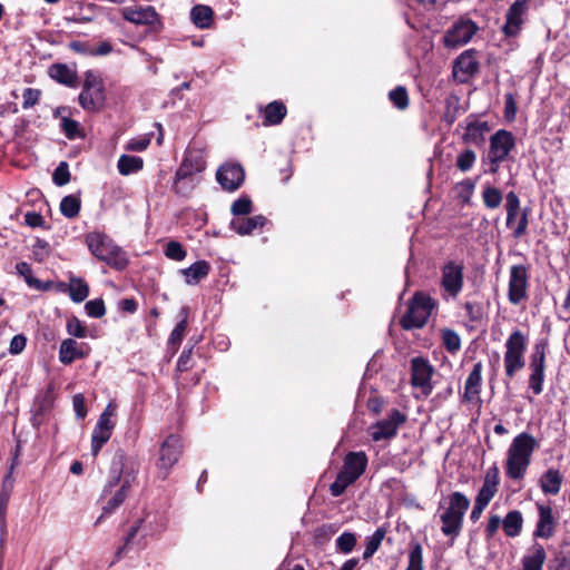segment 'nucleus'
Instances as JSON below:
<instances>
[{"mask_svg": "<svg viewBox=\"0 0 570 570\" xmlns=\"http://www.w3.org/2000/svg\"><path fill=\"white\" fill-rule=\"evenodd\" d=\"M138 474V464L134 458L126 455L124 450L118 449L112 455L107 482L102 494H111L110 499L102 507V513L97 518V527L102 520L112 514L126 500L129 490L135 483Z\"/></svg>", "mask_w": 570, "mask_h": 570, "instance_id": "f257e3e1", "label": "nucleus"}, {"mask_svg": "<svg viewBox=\"0 0 570 570\" xmlns=\"http://www.w3.org/2000/svg\"><path fill=\"white\" fill-rule=\"evenodd\" d=\"M538 441L528 432L518 434L511 442L507 452L505 474L512 480L523 479Z\"/></svg>", "mask_w": 570, "mask_h": 570, "instance_id": "f03ea898", "label": "nucleus"}, {"mask_svg": "<svg viewBox=\"0 0 570 570\" xmlns=\"http://www.w3.org/2000/svg\"><path fill=\"white\" fill-rule=\"evenodd\" d=\"M538 441L528 432L518 434L511 442L507 452L505 474L512 480L523 479Z\"/></svg>", "mask_w": 570, "mask_h": 570, "instance_id": "7ed1b4c3", "label": "nucleus"}, {"mask_svg": "<svg viewBox=\"0 0 570 570\" xmlns=\"http://www.w3.org/2000/svg\"><path fill=\"white\" fill-rule=\"evenodd\" d=\"M86 244L97 259L114 269L122 271L129 264L125 250L104 233L92 232L87 234Z\"/></svg>", "mask_w": 570, "mask_h": 570, "instance_id": "20e7f679", "label": "nucleus"}, {"mask_svg": "<svg viewBox=\"0 0 570 570\" xmlns=\"http://www.w3.org/2000/svg\"><path fill=\"white\" fill-rule=\"evenodd\" d=\"M528 346V336L519 328L511 332L504 344L503 364L505 385L525 366L524 353Z\"/></svg>", "mask_w": 570, "mask_h": 570, "instance_id": "39448f33", "label": "nucleus"}, {"mask_svg": "<svg viewBox=\"0 0 570 570\" xmlns=\"http://www.w3.org/2000/svg\"><path fill=\"white\" fill-rule=\"evenodd\" d=\"M470 507V500L463 493L455 491L449 497V505L440 515L441 531L446 537L456 538L463 525V517Z\"/></svg>", "mask_w": 570, "mask_h": 570, "instance_id": "423d86ee", "label": "nucleus"}, {"mask_svg": "<svg viewBox=\"0 0 570 570\" xmlns=\"http://www.w3.org/2000/svg\"><path fill=\"white\" fill-rule=\"evenodd\" d=\"M435 301L423 292H416L410 301L406 313L402 316L400 324L404 330L422 328L433 308Z\"/></svg>", "mask_w": 570, "mask_h": 570, "instance_id": "0eeeda50", "label": "nucleus"}, {"mask_svg": "<svg viewBox=\"0 0 570 570\" xmlns=\"http://www.w3.org/2000/svg\"><path fill=\"white\" fill-rule=\"evenodd\" d=\"M105 86L98 73L88 70L85 73L82 90L79 95V105L87 111H97L105 105Z\"/></svg>", "mask_w": 570, "mask_h": 570, "instance_id": "6e6552de", "label": "nucleus"}, {"mask_svg": "<svg viewBox=\"0 0 570 570\" xmlns=\"http://www.w3.org/2000/svg\"><path fill=\"white\" fill-rule=\"evenodd\" d=\"M548 340L542 338L534 343L532 353L530 355L529 370L530 375L528 380L529 389L534 395H539L543 391V383L546 379V357L548 352Z\"/></svg>", "mask_w": 570, "mask_h": 570, "instance_id": "1a4fd4ad", "label": "nucleus"}, {"mask_svg": "<svg viewBox=\"0 0 570 570\" xmlns=\"http://www.w3.org/2000/svg\"><path fill=\"white\" fill-rule=\"evenodd\" d=\"M507 227L512 230L514 238H521L528 232L530 208L521 209L520 199L514 191L505 196Z\"/></svg>", "mask_w": 570, "mask_h": 570, "instance_id": "9d476101", "label": "nucleus"}, {"mask_svg": "<svg viewBox=\"0 0 570 570\" xmlns=\"http://www.w3.org/2000/svg\"><path fill=\"white\" fill-rule=\"evenodd\" d=\"M116 406L109 403L100 414L91 434V454L97 456L102 446L110 440L116 422Z\"/></svg>", "mask_w": 570, "mask_h": 570, "instance_id": "9b49d317", "label": "nucleus"}, {"mask_svg": "<svg viewBox=\"0 0 570 570\" xmlns=\"http://www.w3.org/2000/svg\"><path fill=\"white\" fill-rule=\"evenodd\" d=\"M411 385L420 389L423 396H429L433 391L432 377L434 366L430 361L422 356H415L411 360Z\"/></svg>", "mask_w": 570, "mask_h": 570, "instance_id": "f8f14e48", "label": "nucleus"}, {"mask_svg": "<svg viewBox=\"0 0 570 570\" xmlns=\"http://www.w3.org/2000/svg\"><path fill=\"white\" fill-rule=\"evenodd\" d=\"M479 30L478 24L470 18L461 17L444 35V46L446 48H458L466 45Z\"/></svg>", "mask_w": 570, "mask_h": 570, "instance_id": "ddd939ff", "label": "nucleus"}, {"mask_svg": "<svg viewBox=\"0 0 570 570\" xmlns=\"http://www.w3.org/2000/svg\"><path fill=\"white\" fill-rule=\"evenodd\" d=\"M529 273L524 265L510 267L508 299L513 305H519L528 297Z\"/></svg>", "mask_w": 570, "mask_h": 570, "instance_id": "4468645a", "label": "nucleus"}, {"mask_svg": "<svg viewBox=\"0 0 570 570\" xmlns=\"http://www.w3.org/2000/svg\"><path fill=\"white\" fill-rule=\"evenodd\" d=\"M183 452L179 436L169 435L161 444L157 468L163 479L167 478L169 470L178 462Z\"/></svg>", "mask_w": 570, "mask_h": 570, "instance_id": "2eb2a0df", "label": "nucleus"}, {"mask_svg": "<svg viewBox=\"0 0 570 570\" xmlns=\"http://www.w3.org/2000/svg\"><path fill=\"white\" fill-rule=\"evenodd\" d=\"M406 421L405 414L399 410H392L386 419L377 421L370 428L373 441L389 440L396 435L399 428Z\"/></svg>", "mask_w": 570, "mask_h": 570, "instance_id": "dca6fc26", "label": "nucleus"}, {"mask_svg": "<svg viewBox=\"0 0 570 570\" xmlns=\"http://www.w3.org/2000/svg\"><path fill=\"white\" fill-rule=\"evenodd\" d=\"M245 171L239 164L226 163L216 173V179L227 191L237 190L244 183Z\"/></svg>", "mask_w": 570, "mask_h": 570, "instance_id": "f3484780", "label": "nucleus"}, {"mask_svg": "<svg viewBox=\"0 0 570 570\" xmlns=\"http://www.w3.org/2000/svg\"><path fill=\"white\" fill-rule=\"evenodd\" d=\"M441 285L449 295L455 297L463 287V266L455 262H449L442 268Z\"/></svg>", "mask_w": 570, "mask_h": 570, "instance_id": "a211bd4d", "label": "nucleus"}, {"mask_svg": "<svg viewBox=\"0 0 570 570\" xmlns=\"http://www.w3.org/2000/svg\"><path fill=\"white\" fill-rule=\"evenodd\" d=\"M514 146L513 135L508 130L500 129L490 138L489 157H494V160H505Z\"/></svg>", "mask_w": 570, "mask_h": 570, "instance_id": "6ab92c4d", "label": "nucleus"}, {"mask_svg": "<svg viewBox=\"0 0 570 570\" xmlns=\"http://www.w3.org/2000/svg\"><path fill=\"white\" fill-rule=\"evenodd\" d=\"M490 130L491 128L488 121L469 117L462 135V141L475 147H482L485 142V136Z\"/></svg>", "mask_w": 570, "mask_h": 570, "instance_id": "aec40b11", "label": "nucleus"}, {"mask_svg": "<svg viewBox=\"0 0 570 570\" xmlns=\"http://www.w3.org/2000/svg\"><path fill=\"white\" fill-rule=\"evenodd\" d=\"M479 70L475 50L469 49L462 52L454 61L453 75L460 82H465Z\"/></svg>", "mask_w": 570, "mask_h": 570, "instance_id": "412c9836", "label": "nucleus"}, {"mask_svg": "<svg viewBox=\"0 0 570 570\" xmlns=\"http://www.w3.org/2000/svg\"><path fill=\"white\" fill-rule=\"evenodd\" d=\"M528 0H515L505 13V23L502 31L508 37H514L519 33L523 23V16L527 11Z\"/></svg>", "mask_w": 570, "mask_h": 570, "instance_id": "4be33fe9", "label": "nucleus"}, {"mask_svg": "<svg viewBox=\"0 0 570 570\" xmlns=\"http://www.w3.org/2000/svg\"><path fill=\"white\" fill-rule=\"evenodd\" d=\"M189 158H185L176 171L174 189L181 196H187L197 184V178L194 176V169L189 167Z\"/></svg>", "mask_w": 570, "mask_h": 570, "instance_id": "5701e85b", "label": "nucleus"}, {"mask_svg": "<svg viewBox=\"0 0 570 570\" xmlns=\"http://www.w3.org/2000/svg\"><path fill=\"white\" fill-rule=\"evenodd\" d=\"M122 17L136 24H153L159 16L151 6H132L122 9Z\"/></svg>", "mask_w": 570, "mask_h": 570, "instance_id": "b1692460", "label": "nucleus"}, {"mask_svg": "<svg viewBox=\"0 0 570 570\" xmlns=\"http://www.w3.org/2000/svg\"><path fill=\"white\" fill-rule=\"evenodd\" d=\"M482 368L481 362L473 365L472 371L468 375L464 383V393L462 395L463 402H473L479 399L482 387Z\"/></svg>", "mask_w": 570, "mask_h": 570, "instance_id": "393cba45", "label": "nucleus"}, {"mask_svg": "<svg viewBox=\"0 0 570 570\" xmlns=\"http://www.w3.org/2000/svg\"><path fill=\"white\" fill-rule=\"evenodd\" d=\"M539 512V520L534 530V535L539 538L549 539L552 537L556 528V520L552 514V509L549 505L537 503Z\"/></svg>", "mask_w": 570, "mask_h": 570, "instance_id": "a878e982", "label": "nucleus"}, {"mask_svg": "<svg viewBox=\"0 0 570 570\" xmlns=\"http://www.w3.org/2000/svg\"><path fill=\"white\" fill-rule=\"evenodd\" d=\"M499 484V470L497 466L490 469L485 476L482 487L480 488L475 501L488 507L490 501L493 499L495 493L498 492Z\"/></svg>", "mask_w": 570, "mask_h": 570, "instance_id": "bb28decb", "label": "nucleus"}, {"mask_svg": "<svg viewBox=\"0 0 570 570\" xmlns=\"http://www.w3.org/2000/svg\"><path fill=\"white\" fill-rule=\"evenodd\" d=\"M563 482V476L558 469L550 468L539 479V485L544 494L557 495Z\"/></svg>", "mask_w": 570, "mask_h": 570, "instance_id": "cd10ccee", "label": "nucleus"}, {"mask_svg": "<svg viewBox=\"0 0 570 570\" xmlns=\"http://www.w3.org/2000/svg\"><path fill=\"white\" fill-rule=\"evenodd\" d=\"M266 224V217L256 215L253 217H235L230 222V228L238 235H248L257 228H262Z\"/></svg>", "mask_w": 570, "mask_h": 570, "instance_id": "c85d7f7f", "label": "nucleus"}, {"mask_svg": "<svg viewBox=\"0 0 570 570\" xmlns=\"http://www.w3.org/2000/svg\"><path fill=\"white\" fill-rule=\"evenodd\" d=\"M366 465L367 458L364 452H350L344 459L342 470L357 480L364 473Z\"/></svg>", "mask_w": 570, "mask_h": 570, "instance_id": "c756f323", "label": "nucleus"}, {"mask_svg": "<svg viewBox=\"0 0 570 570\" xmlns=\"http://www.w3.org/2000/svg\"><path fill=\"white\" fill-rule=\"evenodd\" d=\"M546 558L543 546L534 543L522 558V570H542Z\"/></svg>", "mask_w": 570, "mask_h": 570, "instance_id": "7c9ffc66", "label": "nucleus"}, {"mask_svg": "<svg viewBox=\"0 0 570 570\" xmlns=\"http://www.w3.org/2000/svg\"><path fill=\"white\" fill-rule=\"evenodd\" d=\"M49 76L59 83L76 87L77 72L65 63H53L49 67Z\"/></svg>", "mask_w": 570, "mask_h": 570, "instance_id": "2f4dec72", "label": "nucleus"}, {"mask_svg": "<svg viewBox=\"0 0 570 570\" xmlns=\"http://www.w3.org/2000/svg\"><path fill=\"white\" fill-rule=\"evenodd\" d=\"M86 353L79 347L78 343L72 338H66L59 347V361L65 364H71L73 361L83 358Z\"/></svg>", "mask_w": 570, "mask_h": 570, "instance_id": "473e14b6", "label": "nucleus"}, {"mask_svg": "<svg viewBox=\"0 0 570 570\" xmlns=\"http://www.w3.org/2000/svg\"><path fill=\"white\" fill-rule=\"evenodd\" d=\"M210 271V266L206 261H197L189 267L180 269L188 285H196L205 278Z\"/></svg>", "mask_w": 570, "mask_h": 570, "instance_id": "72a5a7b5", "label": "nucleus"}, {"mask_svg": "<svg viewBox=\"0 0 570 570\" xmlns=\"http://www.w3.org/2000/svg\"><path fill=\"white\" fill-rule=\"evenodd\" d=\"M214 12L210 7L197 4L190 11L193 23L200 29H207L213 23Z\"/></svg>", "mask_w": 570, "mask_h": 570, "instance_id": "f704fd0d", "label": "nucleus"}, {"mask_svg": "<svg viewBox=\"0 0 570 570\" xmlns=\"http://www.w3.org/2000/svg\"><path fill=\"white\" fill-rule=\"evenodd\" d=\"M68 292L72 302L81 303L89 295V286L82 278L70 276Z\"/></svg>", "mask_w": 570, "mask_h": 570, "instance_id": "c9c22d12", "label": "nucleus"}, {"mask_svg": "<svg viewBox=\"0 0 570 570\" xmlns=\"http://www.w3.org/2000/svg\"><path fill=\"white\" fill-rule=\"evenodd\" d=\"M522 523L523 519L521 512L518 510H512L508 512V514L502 520L503 531L508 537L514 538L521 532Z\"/></svg>", "mask_w": 570, "mask_h": 570, "instance_id": "e433bc0d", "label": "nucleus"}, {"mask_svg": "<svg viewBox=\"0 0 570 570\" xmlns=\"http://www.w3.org/2000/svg\"><path fill=\"white\" fill-rule=\"evenodd\" d=\"M286 116V107L281 101L268 104L264 111V125H278Z\"/></svg>", "mask_w": 570, "mask_h": 570, "instance_id": "4c0bfd02", "label": "nucleus"}, {"mask_svg": "<svg viewBox=\"0 0 570 570\" xmlns=\"http://www.w3.org/2000/svg\"><path fill=\"white\" fill-rule=\"evenodd\" d=\"M386 529L381 527L375 530L372 535L365 538V550L363 552V559H371L374 553L379 550L383 539L385 538Z\"/></svg>", "mask_w": 570, "mask_h": 570, "instance_id": "58836bf2", "label": "nucleus"}, {"mask_svg": "<svg viewBox=\"0 0 570 570\" xmlns=\"http://www.w3.org/2000/svg\"><path fill=\"white\" fill-rule=\"evenodd\" d=\"M142 158L128 155H121L117 164L119 173L124 176L139 171L142 168Z\"/></svg>", "mask_w": 570, "mask_h": 570, "instance_id": "ea45409f", "label": "nucleus"}, {"mask_svg": "<svg viewBox=\"0 0 570 570\" xmlns=\"http://www.w3.org/2000/svg\"><path fill=\"white\" fill-rule=\"evenodd\" d=\"M553 570H570V541L563 542L551 561Z\"/></svg>", "mask_w": 570, "mask_h": 570, "instance_id": "a19ab883", "label": "nucleus"}, {"mask_svg": "<svg viewBox=\"0 0 570 570\" xmlns=\"http://www.w3.org/2000/svg\"><path fill=\"white\" fill-rule=\"evenodd\" d=\"M442 344L449 353H456L461 348L459 334L451 328L441 330Z\"/></svg>", "mask_w": 570, "mask_h": 570, "instance_id": "79ce46f5", "label": "nucleus"}, {"mask_svg": "<svg viewBox=\"0 0 570 570\" xmlns=\"http://www.w3.org/2000/svg\"><path fill=\"white\" fill-rule=\"evenodd\" d=\"M406 570H423V549L421 543L411 542Z\"/></svg>", "mask_w": 570, "mask_h": 570, "instance_id": "37998d69", "label": "nucleus"}, {"mask_svg": "<svg viewBox=\"0 0 570 570\" xmlns=\"http://www.w3.org/2000/svg\"><path fill=\"white\" fill-rule=\"evenodd\" d=\"M61 214L67 218H75L80 210V199L75 195L65 196L60 203Z\"/></svg>", "mask_w": 570, "mask_h": 570, "instance_id": "c03bdc74", "label": "nucleus"}, {"mask_svg": "<svg viewBox=\"0 0 570 570\" xmlns=\"http://www.w3.org/2000/svg\"><path fill=\"white\" fill-rule=\"evenodd\" d=\"M356 479H354L352 475L347 474L345 471H341L336 480L331 484L330 491L333 497H340L342 495L346 488L354 483Z\"/></svg>", "mask_w": 570, "mask_h": 570, "instance_id": "a18cd8bd", "label": "nucleus"}, {"mask_svg": "<svg viewBox=\"0 0 570 570\" xmlns=\"http://www.w3.org/2000/svg\"><path fill=\"white\" fill-rule=\"evenodd\" d=\"M484 206L489 209L498 208L502 203V193L492 186H485L482 193Z\"/></svg>", "mask_w": 570, "mask_h": 570, "instance_id": "49530a36", "label": "nucleus"}, {"mask_svg": "<svg viewBox=\"0 0 570 570\" xmlns=\"http://www.w3.org/2000/svg\"><path fill=\"white\" fill-rule=\"evenodd\" d=\"M357 542L356 535L353 532H343L335 541L337 551L348 554L353 551Z\"/></svg>", "mask_w": 570, "mask_h": 570, "instance_id": "de8ad7c7", "label": "nucleus"}, {"mask_svg": "<svg viewBox=\"0 0 570 570\" xmlns=\"http://www.w3.org/2000/svg\"><path fill=\"white\" fill-rule=\"evenodd\" d=\"M180 315L183 316L181 321L175 326L173 330L169 343L171 345H179L183 341V337L185 335L186 328H187V316H188V308L184 307L180 311Z\"/></svg>", "mask_w": 570, "mask_h": 570, "instance_id": "09e8293b", "label": "nucleus"}, {"mask_svg": "<svg viewBox=\"0 0 570 570\" xmlns=\"http://www.w3.org/2000/svg\"><path fill=\"white\" fill-rule=\"evenodd\" d=\"M476 161V154L472 149H464L456 156V168L462 171H469Z\"/></svg>", "mask_w": 570, "mask_h": 570, "instance_id": "8fccbe9b", "label": "nucleus"}, {"mask_svg": "<svg viewBox=\"0 0 570 570\" xmlns=\"http://www.w3.org/2000/svg\"><path fill=\"white\" fill-rule=\"evenodd\" d=\"M253 210V203L248 196H242L236 199L230 207V213L235 217H243L250 214Z\"/></svg>", "mask_w": 570, "mask_h": 570, "instance_id": "3c124183", "label": "nucleus"}, {"mask_svg": "<svg viewBox=\"0 0 570 570\" xmlns=\"http://www.w3.org/2000/svg\"><path fill=\"white\" fill-rule=\"evenodd\" d=\"M389 98L397 109H405L409 106V96L404 87L399 86L390 91Z\"/></svg>", "mask_w": 570, "mask_h": 570, "instance_id": "603ef678", "label": "nucleus"}, {"mask_svg": "<svg viewBox=\"0 0 570 570\" xmlns=\"http://www.w3.org/2000/svg\"><path fill=\"white\" fill-rule=\"evenodd\" d=\"M60 127H61V130L63 131L65 136L68 139H75V138L81 137V132L79 129V122L73 119H70L67 116L61 117Z\"/></svg>", "mask_w": 570, "mask_h": 570, "instance_id": "864d4df0", "label": "nucleus"}, {"mask_svg": "<svg viewBox=\"0 0 570 570\" xmlns=\"http://www.w3.org/2000/svg\"><path fill=\"white\" fill-rule=\"evenodd\" d=\"M165 255L173 261L180 262L186 257L187 253L180 243L170 240L166 246Z\"/></svg>", "mask_w": 570, "mask_h": 570, "instance_id": "5fc2aeb1", "label": "nucleus"}, {"mask_svg": "<svg viewBox=\"0 0 570 570\" xmlns=\"http://www.w3.org/2000/svg\"><path fill=\"white\" fill-rule=\"evenodd\" d=\"M53 183L57 186H63L70 180L69 166L66 161H61L53 171Z\"/></svg>", "mask_w": 570, "mask_h": 570, "instance_id": "6e6d98bb", "label": "nucleus"}, {"mask_svg": "<svg viewBox=\"0 0 570 570\" xmlns=\"http://www.w3.org/2000/svg\"><path fill=\"white\" fill-rule=\"evenodd\" d=\"M17 273L23 277L28 286L38 285L39 279L32 276V268L27 262H19L16 265Z\"/></svg>", "mask_w": 570, "mask_h": 570, "instance_id": "4d7b16f0", "label": "nucleus"}, {"mask_svg": "<svg viewBox=\"0 0 570 570\" xmlns=\"http://www.w3.org/2000/svg\"><path fill=\"white\" fill-rule=\"evenodd\" d=\"M85 309L90 317L99 318L105 315L106 308L102 299H91L85 305Z\"/></svg>", "mask_w": 570, "mask_h": 570, "instance_id": "13d9d810", "label": "nucleus"}, {"mask_svg": "<svg viewBox=\"0 0 570 570\" xmlns=\"http://www.w3.org/2000/svg\"><path fill=\"white\" fill-rule=\"evenodd\" d=\"M41 97V91L35 88H26L22 94V108L29 109L38 104Z\"/></svg>", "mask_w": 570, "mask_h": 570, "instance_id": "bf43d9fd", "label": "nucleus"}, {"mask_svg": "<svg viewBox=\"0 0 570 570\" xmlns=\"http://www.w3.org/2000/svg\"><path fill=\"white\" fill-rule=\"evenodd\" d=\"M67 332L69 335L75 337H86L87 331L86 327L81 324V322L77 317H72L67 323Z\"/></svg>", "mask_w": 570, "mask_h": 570, "instance_id": "052dcab7", "label": "nucleus"}, {"mask_svg": "<svg viewBox=\"0 0 570 570\" xmlns=\"http://www.w3.org/2000/svg\"><path fill=\"white\" fill-rule=\"evenodd\" d=\"M517 115V102L513 94L504 95V117L508 120H513Z\"/></svg>", "mask_w": 570, "mask_h": 570, "instance_id": "680f3d73", "label": "nucleus"}, {"mask_svg": "<svg viewBox=\"0 0 570 570\" xmlns=\"http://www.w3.org/2000/svg\"><path fill=\"white\" fill-rule=\"evenodd\" d=\"M150 144V138L142 136L136 137L128 141L126 149L130 151H144Z\"/></svg>", "mask_w": 570, "mask_h": 570, "instance_id": "e2e57ef3", "label": "nucleus"}, {"mask_svg": "<svg viewBox=\"0 0 570 570\" xmlns=\"http://www.w3.org/2000/svg\"><path fill=\"white\" fill-rule=\"evenodd\" d=\"M72 406L76 413V416L80 420L85 419L87 415V407L85 397L81 393L75 394L72 397Z\"/></svg>", "mask_w": 570, "mask_h": 570, "instance_id": "0e129e2a", "label": "nucleus"}, {"mask_svg": "<svg viewBox=\"0 0 570 570\" xmlns=\"http://www.w3.org/2000/svg\"><path fill=\"white\" fill-rule=\"evenodd\" d=\"M24 222L28 226H30L32 228H36V227L48 228L43 217L39 213H36V212H28L24 215Z\"/></svg>", "mask_w": 570, "mask_h": 570, "instance_id": "69168bd1", "label": "nucleus"}, {"mask_svg": "<svg viewBox=\"0 0 570 570\" xmlns=\"http://www.w3.org/2000/svg\"><path fill=\"white\" fill-rule=\"evenodd\" d=\"M27 344V338L22 334L14 335L10 342L9 352L12 355L20 354Z\"/></svg>", "mask_w": 570, "mask_h": 570, "instance_id": "338daca9", "label": "nucleus"}, {"mask_svg": "<svg viewBox=\"0 0 570 570\" xmlns=\"http://www.w3.org/2000/svg\"><path fill=\"white\" fill-rule=\"evenodd\" d=\"M501 524H502V520L499 515L490 517L487 528H485L487 538H492L497 533V531Z\"/></svg>", "mask_w": 570, "mask_h": 570, "instance_id": "774afa93", "label": "nucleus"}]
</instances>
